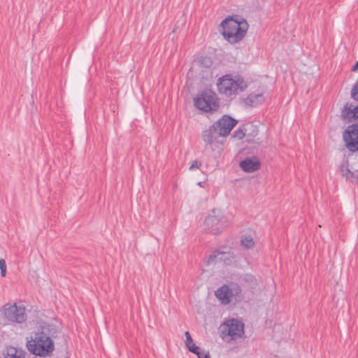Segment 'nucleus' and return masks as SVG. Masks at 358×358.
Listing matches in <instances>:
<instances>
[{
  "instance_id": "29",
  "label": "nucleus",
  "mask_w": 358,
  "mask_h": 358,
  "mask_svg": "<svg viewBox=\"0 0 358 358\" xmlns=\"http://www.w3.org/2000/svg\"><path fill=\"white\" fill-rule=\"evenodd\" d=\"M352 70L353 71H356L357 70H358V61L355 63V64L353 66Z\"/></svg>"
},
{
  "instance_id": "6",
  "label": "nucleus",
  "mask_w": 358,
  "mask_h": 358,
  "mask_svg": "<svg viewBox=\"0 0 358 358\" xmlns=\"http://www.w3.org/2000/svg\"><path fill=\"white\" fill-rule=\"evenodd\" d=\"M215 296L222 305L231 301L240 302L243 299L241 287L236 283L225 284L215 291Z\"/></svg>"
},
{
  "instance_id": "20",
  "label": "nucleus",
  "mask_w": 358,
  "mask_h": 358,
  "mask_svg": "<svg viewBox=\"0 0 358 358\" xmlns=\"http://www.w3.org/2000/svg\"><path fill=\"white\" fill-rule=\"evenodd\" d=\"M198 358H209L210 357V355L208 352L204 351V350H201L200 348L199 350H198V351H196V353H195Z\"/></svg>"
},
{
  "instance_id": "19",
  "label": "nucleus",
  "mask_w": 358,
  "mask_h": 358,
  "mask_svg": "<svg viewBox=\"0 0 358 358\" xmlns=\"http://www.w3.org/2000/svg\"><path fill=\"white\" fill-rule=\"evenodd\" d=\"M1 275L5 277L6 274V264L3 259H0Z\"/></svg>"
},
{
  "instance_id": "7",
  "label": "nucleus",
  "mask_w": 358,
  "mask_h": 358,
  "mask_svg": "<svg viewBox=\"0 0 358 358\" xmlns=\"http://www.w3.org/2000/svg\"><path fill=\"white\" fill-rule=\"evenodd\" d=\"M194 104L196 108L204 112H214L220 107L217 94L211 90H205L194 99Z\"/></svg>"
},
{
  "instance_id": "23",
  "label": "nucleus",
  "mask_w": 358,
  "mask_h": 358,
  "mask_svg": "<svg viewBox=\"0 0 358 358\" xmlns=\"http://www.w3.org/2000/svg\"><path fill=\"white\" fill-rule=\"evenodd\" d=\"M188 350L192 352V353H196V351L199 350V347L196 345L193 342L189 345H186Z\"/></svg>"
},
{
  "instance_id": "28",
  "label": "nucleus",
  "mask_w": 358,
  "mask_h": 358,
  "mask_svg": "<svg viewBox=\"0 0 358 358\" xmlns=\"http://www.w3.org/2000/svg\"><path fill=\"white\" fill-rule=\"evenodd\" d=\"M247 141H248V142H252V143H257V144H259V143H261V141H260V140H259V138H257V139H256V140H250V139L248 138V139H247Z\"/></svg>"
},
{
  "instance_id": "31",
  "label": "nucleus",
  "mask_w": 358,
  "mask_h": 358,
  "mask_svg": "<svg viewBox=\"0 0 358 358\" xmlns=\"http://www.w3.org/2000/svg\"><path fill=\"white\" fill-rule=\"evenodd\" d=\"M249 278H252L253 277L252 275H248Z\"/></svg>"
},
{
  "instance_id": "10",
  "label": "nucleus",
  "mask_w": 358,
  "mask_h": 358,
  "mask_svg": "<svg viewBox=\"0 0 358 358\" xmlns=\"http://www.w3.org/2000/svg\"><path fill=\"white\" fill-rule=\"evenodd\" d=\"M343 139L350 151L358 150V124L348 127L343 134Z\"/></svg>"
},
{
  "instance_id": "13",
  "label": "nucleus",
  "mask_w": 358,
  "mask_h": 358,
  "mask_svg": "<svg viewBox=\"0 0 358 358\" xmlns=\"http://www.w3.org/2000/svg\"><path fill=\"white\" fill-rule=\"evenodd\" d=\"M234 255L231 252L214 251L207 259L206 264L209 265L217 261H223L226 264H229Z\"/></svg>"
},
{
  "instance_id": "25",
  "label": "nucleus",
  "mask_w": 358,
  "mask_h": 358,
  "mask_svg": "<svg viewBox=\"0 0 358 358\" xmlns=\"http://www.w3.org/2000/svg\"><path fill=\"white\" fill-rule=\"evenodd\" d=\"M201 166V164H199L196 160H194L192 162V164L189 166V170L192 171L194 169H199Z\"/></svg>"
},
{
  "instance_id": "30",
  "label": "nucleus",
  "mask_w": 358,
  "mask_h": 358,
  "mask_svg": "<svg viewBox=\"0 0 358 358\" xmlns=\"http://www.w3.org/2000/svg\"><path fill=\"white\" fill-rule=\"evenodd\" d=\"M253 132L255 133V134H257V130L256 129H254L253 130Z\"/></svg>"
},
{
  "instance_id": "16",
  "label": "nucleus",
  "mask_w": 358,
  "mask_h": 358,
  "mask_svg": "<svg viewBox=\"0 0 358 358\" xmlns=\"http://www.w3.org/2000/svg\"><path fill=\"white\" fill-rule=\"evenodd\" d=\"M24 357L25 355L22 350L13 347L7 348L4 355L5 358H24Z\"/></svg>"
},
{
  "instance_id": "14",
  "label": "nucleus",
  "mask_w": 358,
  "mask_h": 358,
  "mask_svg": "<svg viewBox=\"0 0 358 358\" xmlns=\"http://www.w3.org/2000/svg\"><path fill=\"white\" fill-rule=\"evenodd\" d=\"M342 115L345 119H358V106L345 104L342 110Z\"/></svg>"
},
{
  "instance_id": "15",
  "label": "nucleus",
  "mask_w": 358,
  "mask_h": 358,
  "mask_svg": "<svg viewBox=\"0 0 358 358\" xmlns=\"http://www.w3.org/2000/svg\"><path fill=\"white\" fill-rule=\"evenodd\" d=\"M264 96L262 94H250L245 99V103L248 106H255L264 101Z\"/></svg>"
},
{
  "instance_id": "22",
  "label": "nucleus",
  "mask_w": 358,
  "mask_h": 358,
  "mask_svg": "<svg viewBox=\"0 0 358 358\" xmlns=\"http://www.w3.org/2000/svg\"><path fill=\"white\" fill-rule=\"evenodd\" d=\"M188 350L192 352V353H196V351L199 350V347L196 345L193 342L189 345H186Z\"/></svg>"
},
{
  "instance_id": "4",
  "label": "nucleus",
  "mask_w": 358,
  "mask_h": 358,
  "mask_svg": "<svg viewBox=\"0 0 358 358\" xmlns=\"http://www.w3.org/2000/svg\"><path fill=\"white\" fill-rule=\"evenodd\" d=\"M28 350L33 355L46 357L54 350V343L49 336L44 332H38L27 341Z\"/></svg>"
},
{
  "instance_id": "3",
  "label": "nucleus",
  "mask_w": 358,
  "mask_h": 358,
  "mask_svg": "<svg viewBox=\"0 0 358 358\" xmlns=\"http://www.w3.org/2000/svg\"><path fill=\"white\" fill-rule=\"evenodd\" d=\"M229 224V219L222 210L213 209L205 217L203 230L213 235L220 234Z\"/></svg>"
},
{
  "instance_id": "21",
  "label": "nucleus",
  "mask_w": 358,
  "mask_h": 358,
  "mask_svg": "<svg viewBox=\"0 0 358 358\" xmlns=\"http://www.w3.org/2000/svg\"><path fill=\"white\" fill-rule=\"evenodd\" d=\"M351 94H352V97L355 100L358 101V82L356 83V85L352 89Z\"/></svg>"
},
{
  "instance_id": "27",
  "label": "nucleus",
  "mask_w": 358,
  "mask_h": 358,
  "mask_svg": "<svg viewBox=\"0 0 358 358\" xmlns=\"http://www.w3.org/2000/svg\"><path fill=\"white\" fill-rule=\"evenodd\" d=\"M245 136L246 135L241 130L236 131L234 135V136L238 139H241Z\"/></svg>"
},
{
  "instance_id": "1",
  "label": "nucleus",
  "mask_w": 358,
  "mask_h": 358,
  "mask_svg": "<svg viewBox=\"0 0 358 358\" xmlns=\"http://www.w3.org/2000/svg\"><path fill=\"white\" fill-rule=\"evenodd\" d=\"M221 27L224 38L229 43L235 44L246 35L248 24L242 17L236 15L224 19L221 22Z\"/></svg>"
},
{
  "instance_id": "11",
  "label": "nucleus",
  "mask_w": 358,
  "mask_h": 358,
  "mask_svg": "<svg viewBox=\"0 0 358 358\" xmlns=\"http://www.w3.org/2000/svg\"><path fill=\"white\" fill-rule=\"evenodd\" d=\"M202 139L206 143V149H210L214 150L216 148H220V145L222 143L220 142L218 138V133L214 129L213 126H210L209 129L205 130L202 133Z\"/></svg>"
},
{
  "instance_id": "17",
  "label": "nucleus",
  "mask_w": 358,
  "mask_h": 358,
  "mask_svg": "<svg viewBox=\"0 0 358 358\" xmlns=\"http://www.w3.org/2000/svg\"><path fill=\"white\" fill-rule=\"evenodd\" d=\"M241 245L246 250H251L255 247V241L252 236L244 235L241 237Z\"/></svg>"
},
{
  "instance_id": "2",
  "label": "nucleus",
  "mask_w": 358,
  "mask_h": 358,
  "mask_svg": "<svg viewBox=\"0 0 358 358\" xmlns=\"http://www.w3.org/2000/svg\"><path fill=\"white\" fill-rule=\"evenodd\" d=\"M217 90L227 97H235L248 87L246 81L239 76L226 74L217 82Z\"/></svg>"
},
{
  "instance_id": "26",
  "label": "nucleus",
  "mask_w": 358,
  "mask_h": 358,
  "mask_svg": "<svg viewBox=\"0 0 358 358\" xmlns=\"http://www.w3.org/2000/svg\"><path fill=\"white\" fill-rule=\"evenodd\" d=\"M343 175L346 177V178H350L353 176V173L351 172L349 169H345V170H342Z\"/></svg>"
},
{
  "instance_id": "24",
  "label": "nucleus",
  "mask_w": 358,
  "mask_h": 358,
  "mask_svg": "<svg viewBox=\"0 0 358 358\" xmlns=\"http://www.w3.org/2000/svg\"><path fill=\"white\" fill-rule=\"evenodd\" d=\"M185 338H186L185 341V345H189L193 342V340H192V338L191 337V335H190L189 332L187 331H185Z\"/></svg>"
},
{
  "instance_id": "9",
  "label": "nucleus",
  "mask_w": 358,
  "mask_h": 358,
  "mask_svg": "<svg viewBox=\"0 0 358 358\" xmlns=\"http://www.w3.org/2000/svg\"><path fill=\"white\" fill-rule=\"evenodd\" d=\"M236 124L237 120L224 115L216 121L213 126L214 129L217 131L218 136L225 137L230 134Z\"/></svg>"
},
{
  "instance_id": "32",
  "label": "nucleus",
  "mask_w": 358,
  "mask_h": 358,
  "mask_svg": "<svg viewBox=\"0 0 358 358\" xmlns=\"http://www.w3.org/2000/svg\"><path fill=\"white\" fill-rule=\"evenodd\" d=\"M198 185L201 186V182H199L198 183Z\"/></svg>"
},
{
  "instance_id": "5",
  "label": "nucleus",
  "mask_w": 358,
  "mask_h": 358,
  "mask_svg": "<svg viewBox=\"0 0 358 358\" xmlns=\"http://www.w3.org/2000/svg\"><path fill=\"white\" fill-rule=\"evenodd\" d=\"M244 324L235 318L224 322L220 326V336L227 343L241 338L244 334Z\"/></svg>"
},
{
  "instance_id": "8",
  "label": "nucleus",
  "mask_w": 358,
  "mask_h": 358,
  "mask_svg": "<svg viewBox=\"0 0 358 358\" xmlns=\"http://www.w3.org/2000/svg\"><path fill=\"white\" fill-rule=\"evenodd\" d=\"M3 317L9 322L21 324L27 320L25 308L22 306L6 304L2 308Z\"/></svg>"
},
{
  "instance_id": "12",
  "label": "nucleus",
  "mask_w": 358,
  "mask_h": 358,
  "mask_svg": "<svg viewBox=\"0 0 358 358\" xmlns=\"http://www.w3.org/2000/svg\"><path fill=\"white\" fill-rule=\"evenodd\" d=\"M239 166L247 173H252L260 168V161L257 157H248L239 163Z\"/></svg>"
},
{
  "instance_id": "18",
  "label": "nucleus",
  "mask_w": 358,
  "mask_h": 358,
  "mask_svg": "<svg viewBox=\"0 0 358 358\" xmlns=\"http://www.w3.org/2000/svg\"><path fill=\"white\" fill-rule=\"evenodd\" d=\"M199 64L201 67L209 68L213 64V61L209 57H201L199 60Z\"/></svg>"
}]
</instances>
